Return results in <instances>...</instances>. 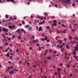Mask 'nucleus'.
Listing matches in <instances>:
<instances>
[{
    "label": "nucleus",
    "instance_id": "obj_1",
    "mask_svg": "<svg viewBox=\"0 0 78 78\" xmlns=\"http://www.w3.org/2000/svg\"><path fill=\"white\" fill-rule=\"evenodd\" d=\"M65 0H64L62 1V2H63L64 5H68L69 2H70V0H68L67 1Z\"/></svg>",
    "mask_w": 78,
    "mask_h": 78
},
{
    "label": "nucleus",
    "instance_id": "obj_2",
    "mask_svg": "<svg viewBox=\"0 0 78 78\" xmlns=\"http://www.w3.org/2000/svg\"><path fill=\"white\" fill-rule=\"evenodd\" d=\"M2 30L3 31H5V32H7L8 31V29L5 28V27H2Z\"/></svg>",
    "mask_w": 78,
    "mask_h": 78
},
{
    "label": "nucleus",
    "instance_id": "obj_3",
    "mask_svg": "<svg viewBox=\"0 0 78 78\" xmlns=\"http://www.w3.org/2000/svg\"><path fill=\"white\" fill-rule=\"evenodd\" d=\"M14 71L13 70L10 71V72H9V74L10 75H12V74H14Z\"/></svg>",
    "mask_w": 78,
    "mask_h": 78
},
{
    "label": "nucleus",
    "instance_id": "obj_4",
    "mask_svg": "<svg viewBox=\"0 0 78 78\" xmlns=\"http://www.w3.org/2000/svg\"><path fill=\"white\" fill-rule=\"evenodd\" d=\"M6 1L7 2H9L10 1L11 2H12L13 3H15L14 0H6Z\"/></svg>",
    "mask_w": 78,
    "mask_h": 78
},
{
    "label": "nucleus",
    "instance_id": "obj_5",
    "mask_svg": "<svg viewBox=\"0 0 78 78\" xmlns=\"http://www.w3.org/2000/svg\"><path fill=\"white\" fill-rule=\"evenodd\" d=\"M54 25H53L54 26H55V25H56V20H54Z\"/></svg>",
    "mask_w": 78,
    "mask_h": 78
},
{
    "label": "nucleus",
    "instance_id": "obj_6",
    "mask_svg": "<svg viewBox=\"0 0 78 78\" xmlns=\"http://www.w3.org/2000/svg\"><path fill=\"white\" fill-rule=\"evenodd\" d=\"M45 23V21L44 20H43V22H41L39 23V25H42V24H44Z\"/></svg>",
    "mask_w": 78,
    "mask_h": 78
},
{
    "label": "nucleus",
    "instance_id": "obj_7",
    "mask_svg": "<svg viewBox=\"0 0 78 78\" xmlns=\"http://www.w3.org/2000/svg\"><path fill=\"white\" fill-rule=\"evenodd\" d=\"M42 30V27H39V29L38 30V31H41Z\"/></svg>",
    "mask_w": 78,
    "mask_h": 78
},
{
    "label": "nucleus",
    "instance_id": "obj_8",
    "mask_svg": "<svg viewBox=\"0 0 78 78\" xmlns=\"http://www.w3.org/2000/svg\"><path fill=\"white\" fill-rule=\"evenodd\" d=\"M76 50H77V51H78V48L76 47H75L74 51H75Z\"/></svg>",
    "mask_w": 78,
    "mask_h": 78
},
{
    "label": "nucleus",
    "instance_id": "obj_9",
    "mask_svg": "<svg viewBox=\"0 0 78 78\" xmlns=\"http://www.w3.org/2000/svg\"><path fill=\"white\" fill-rule=\"evenodd\" d=\"M73 58H74L75 59H77V58H78V57H76L75 55H73Z\"/></svg>",
    "mask_w": 78,
    "mask_h": 78
},
{
    "label": "nucleus",
    "instance_id": "obj_10",
    "mask_svg": "<svg viewBox=\"0 0 78 78\" xmlns=\"http://www.w3.org/2000/svg\"><path fill=\"white\" fill-rule=\"evenodd\" d=\"M48 38V37H47V36H45V38L44 39V40L47 41V40Z\"/></svg>",
    "mask_w": 78,
    "mask_h": 78
},
{
    "label": "nucleus",
    "instance_id": "obj_11",
    "mask_svg": "<svg viewBox=\"0 0 78 78\" xmlns=\"http://www.w3.org/2000/svg\"><path fill=\"white\" fill-rule=\"evenodd\" d=\"M69 45H66V48L67 49H69Z\"/></svg>",
    "mask_w": 78,
    "mask_h": 78
},
{
    "label": "nucleus",
    "instance_id": "obj_12",
    "mask_svg": "<svg viewBox=\"0 0 78 78\" xmlns=\"http://www.w3.org/2000/svg\"><path fill=\"white\" fill-rule=\"evenodd\" d=\"M30 27L29 25H27L25 26V27L26 28H28Z\"/></svg>",
    "mask_w": 78,
    "mask_h": 78
},
{
    "label": "nucleus",
    "instance_id": "obj_13",
    "mask_svg": "<svg viewBox=\"0 0 78 78\" xmlns=\"http://www.w3.org/2000/svg\"><path fill=\"white\" fill-rule=\"evenodd\" d=\"M61 68H60V69H59V68H57V70L59 72L60 71V70H61Z\"/></svg>",
    "mask_w": 78,
    "mask_h": 78
},
{
    "label": "nucleus",
    "instance_id": "obj_14",
    "mask_svg": "<svg viewBox=\"0 0 78 78\" xmlns=\"http://www.w3.org/2000/svg\"><path fill=\"white\" fill-rule=\"evenodd\" d=\"M47 58H48V59H50V60H51V58H50V57H47Z\"/></svg>",
    "mask_w": 78,
    "mask_h": 78
},
{
    "label": "nucleus",
    "instance_id": "obj_15",
    "mask_svg": "<svg viewBox=\"0 0 78 78\" xmlns=\"http://www.w3.org/2000/svg\"><path fill=\"white\" fill-rule=\"evenodd\" d=\"M9 28L11 29H12V26L9 25Z\"/></svg>",
    "mask_w": 78,
    "mask_h": 78
},
{
    "label": "nucleus",
    "instance_id": "obj_16",
    "mask_svg": "<svg viewBox=\"0 0 78 78\" xmlns=\"http://www.w3.org/2000/svg\"><path fill=\"white\" fill-rule=\"evenodd\" d=\"M16 32H19L20 31V29H18L17 30H16Z\"/></svg>",
    "mask_w": 78,
    "mask_h": 78
},
{
    "label": "nucleus",
    "instance_id": "obj_17",
    "mask_svg": "<svg viewBox=\"0 0 78 78\" xmlns=\"http://www.w3.org/2000/svg\"><path fill=\"white\" fill-rule=\"evenodd\" d=\"M13 17H14L15 18H13V19H15V20H16V19H17V17L16 16H14Z\"/></svg>",
    "mask_w": 78,
    "mask_h": 78
},
{
    "label": "nucleus",
    "instance_id": "obj_18",
    "mask_svg": "<svg viewBox=\"0 0 78 78\" xmlns=\"http://www.w3.org/2000/svg\"><path fill=\"white\" fill-rule=\"evenodd\" d=\"M64 48H63L62 49H61L60 50V51H61L62 52H63V51H64Z\"/></svg>",
    "mask_w": 78,
    "mask_h": 78
},
{
    "label": "nucleus",
    "instance_id": "obj_19",
    "mask_svg": "<svg viewBox=\"0 0 78 78\" xmlns=\"http://www.w3.org/2000/svg\"><path fill=\"white\" fill-rule=\"evenodd\" d=\"M50 30H51V29H49V33H52V32H53V30H52L51 31H50Z\"/></svg>",
    "mask_w": 78,
    "mask_h": 78
},
{
    "label": "nucleus",
    "instance_id": "obj_20",
    "mask_svg": "<svg viewBox=\"0 0 78 78\" xmlns=\"http://www.w3.org/2000/svg\"><path fill=\"white\" fill-rule=\"evenodd\" d=\"M75 42H76V41H73L72 42V44H75Z\"/></svg>",
    "mask_w": 78,
    "mask_h": 78
},
{
    "label": "nucleus",
    "instance_id": "obj_21",
    "mask_svg": "<svg viewBox=\"0 0 78 78\" xmlns=\"http://www.w3.org/2000/svg\"><path fill=\"white\" fill-rule=\"evenodd\" d=\"M31 29H32V27H30L29 28H28V30H31Z\"/></svg>",
    "mask_w": 78,
    "mask_h": 78
},
{
    "label": "nucleus",
    "instance_id": "obj_22",
    "mask_svg": "<svg viewBox=\"0 0 78 78\" xmlns=\"http://www.w3.org/2000/svg\"><path fill=\"white\" fill-rule=\"evenodd\" d=\"M34 39V36H32V38H30V39Z\"/></svg>",
    "mask_w": 78,
    "mask_h": 78
},
{
    "label": "nucleus",
    "instance_id": "obj_23",
    "mask_svg": "<svg viewBox=\"0 0 78 78\" xmlns=\"http://www.w3.org/2000/svg\"><path fill=\"white\" fill-rule=\"evenodd\" d=\"M18 25L19 26H22V23H19L18 24Z\"/></svg>",
    "mask_w": 78,
    "mask_h": 78
},
{
    "label": "nucleus",
    "instance_id": "obj_24",
    "mask_svg": "<svg viewBox=\"0 0 78 78\" xmlns=\"http://www.w3.org/2000/svg\"><path fill=\"white\" fill-rule=\"evenodd\" d=\"M56 30L57 31L58 33H61V32H60V31L58 30Z\"/></svg>",
    "mask_w": 78,
    "mask_h": 78
},
{
    "label": "nucleus",
    "instance_id": "obj_25",
    "mask_svg": "<svg viewBox=\"0 0 78 78\" xmlns=\"http://www.w3.org/2000/svg\"><path fill=\"white\" fill-rule=\"evenodd\" d=\"M47 42H50V40H47Z\"/></svg>",
    "mask_w": 78,
    "mask_h": 78
},
{
    "label": "nucleus",
    "instance_id": "obj_26",
    "mask_svg": "<svg viewBox=\"0 0 78 78\" xmlns=\"http://www.w3.org/2000/svg\"><path fill=\"white\" fill-rule=\"evenodd\" d=\"M58 76H59V77L60 78V77H61V74H60V73H59V74H58Z\"/></svg>",
    "mask_w": 78,
    "mask_h": 78
},
{
    "label": "nucleus",
    "instance_id": "obj_27",
    "mask_svg": "<svg viewBox=\"0 0 78 78\" xmlns=\"http://www.w3.org/2000/svg\"><path fill=\"white\" fill-rule=\"evenodd\" d=\"M10 58L11 59H13L12 57V56H10Z\"/></svg>",
    "mask_w": 78,
    "mask_h": 78
},
{
    "label": "nucleus",
    "instance_id": "obj_28",
    "mask_svg": "<svg viewBox=\"0 0 78 78\" xmlns=\"http://www.w3.org/2000/svg\"><path fill=\"white\" fill-rule=\"evenodd\" d=\"M59 44H61L62 42H63V41H61V40H59Z\"/></svg>",
    "mask_w": 78,
    "mask_h": 78
},
{
    "label": "nucleus",
    "instance_id": "obj_29",
    "mask_svg": "<svg viewBox=\"0 0 78 78\" xmlns=\"http://www.w3.org/2000/svg\"><path fill=\"white\" fill-rule=\"evenodd\" d=\"M78 72V70H76V71H75V74H76V73Z\"/></svg>",
    "mask_w": 78,
    "mask_h": 78
},
{
    "label": "nucleus",
    "instance_id": "obj_30",
    "mask_svg": "<svg viewBox=\"0 0 78 78\" xmlns=\"http://www.w3.org/2000/svg\"><path fill=\"white\" fill-rule=\"evenodd\" d=\"M14 71H16V72H18L19 71V70L18 69H14Z\"/></svg>",
    "mask_w": 78,
    "mask_h": 78
},
{
    "label": "nucleus",
    "instance_id": "obj_31",
    "mask_svg": "<svg viewBox=\"0 0 78 78\" xmlns=\"http://www.w3.org/2000/svg\"><path fill=\"white\" fill-rule=\"evenodd\" d=\"M73 55H76V52H74L73 53Z\"/></svg>",
    "mask_w": 78,
    "mask_h": 78
},
{
    "label": "nucleus",
    "instance_id": "obj_32",
    "mask_svg": "<svg viewBox=\"0 0 78 78\" xmlns=\"http://www.w3.org/2000/svg\"><path fill=\"white\" fill-rule=\"evenodd\" d=\"M6 56H7V57H9V54L7 53L6 55Z\"/></svg>",
    "mask_w": 78,
    "mask_h": 78
},
{
    "label": "nucleus",
    "instance_id": "obj_33",
    "mask_svg": "<svg viewBox=\"0 0 78 78\" xmlns=\"http://www.w3.org/2000/svg\"><path fill=\"white\" fill-rule=\"evenodd\" d=\"M49 51L51 53V49H49Z\"/></svg>",
    "mask_w": 78,
    "mask_h": 78
},
{
    "label": "nucleus",
    "instance_id": "obj_34",
    "mask_svg": "<svg viewBox=\"0 0 78 78\" xmlns=\"http://www.w3.org/2000/svg\"><path fill=\"white\" fill-rule=\"evenodd\" d=\"M5 45H8V43H5Z\"/></svg>",
    "mask_w": 78,
    "mask_h": 78
},
{
    "label": "nucleus",
    "instance_id": "obj_35",
    "mask_svg": "<svg viewBox=\"0 0 78 78\" xmlns=\"http://www.w3.org/2000/svg\"><path fill=\"white\" fill-rule=\"evenodd\" d=\"M19 37L18 38V39H21V37L20 36H18Z\"/></svg>",
    "mask_w": 78,
    "mask_h": 78
},
{
    "label": "nucleus",
    "instance_id": "obj_36",
    "mask_svg": "<svg viewBox=\"0 0 78 78\" xmlns=\"http://www.w3.org/2000/svg\"><path fill=\"white\" fill-rule=\"evenodd\" d=\"M33 42H34L35 43H36V41L34 40H33Z\"/></svg>",
    "mask_w": 78,
    "mask_h": 78
},
{
    "label": "nucleus",
    "instance_id": "obj_37",
    "mask_svg": "<svg viewBox=\"0 0 78 78\" xmlns=\"http://www.w3.org/2000/svg\"><path fill=\"white\" fill-rule=\"evenodd\" d=\"M5 18H8V16H7V15H6L5 16Z\"/></svg>",
    "mask_w": 78,
    "mask_h": 78
},
{
    "label": "nucleus",
    "instance_id": "obj_38",
    "mask_svg": "<svg viewBox=\"0 0 78 78\" xmlns=\"http://www.w3.org/2000/svg\"><path fill=\"white\" fill-rule=\"evenodd\" d=\"M59 65L60 66H62V63H61Z\"/></svg>",
    "mask_w": 78,
    "mask_h": 78
},
{
    "label": "nucleus",
    "instance_id": "obj_39",
    "mask_svg": "<svg viewBox=\"0 0 78 78\" xmlns=\"http://www.w3.org/2000/svg\"><path fill=\"white\" fill-rule=\"evenodd\" d=\"M10 70V67H8V69H7V70Z\"/></svg>",
    "mask_w": 78,
    "mask_h": 78
},
{
    "label": "nucleus",
    "instance_id": "obj_40",
    "mask_svg": "<svg viewBox=\"0 0 78 78\" xmlns=\"http://www.w3.org/2000/svg\"><path fill=\"white\" fill-rule=\"evenodd\" d=\"M35 41L36 42H39V41L37 39H36Z\"/></svg>",
    "mask_w": 78,
    "mask_h": 78
},
{
    "label": "nucleus",
    "instance_id": "obj_41",
    "mask_svg": "<svg viewBox=\"0 0 78 78\" xmlns=\"http://www.w3.org/2000/svg\"><path fill=\"white\" fill-rule=\"evenodd\" d=\"M23 24H25V21H23L22 22Z\"/></svg>",
    "mask_w": 78,
    "mask_h": 78
},
{
    "label": "nucleus",
    "instance_id": "obj_42",
    "mask_svg": "<svg viewBox=\"0 0 78 78\" xmlns=\"http://www.w3.org/2000/svg\"><path fill=\"white\" fill-rule=\"evenodd\" d=\"M73 38L74 39H75V40H76V39H77V37H75V38L73 37Z\"/></svg>",
    "mask_w": 78,
    "mask_h": 78
},
{
    "label": "nucleus",
    "instance_id": "obj_43",
    "mask_svg": "<svg viewBox=\"0 0 78 78\" xmlns=\"http://www.w3.org/2000/svg\"><path fill=\"white\" fill-rule=\"evenodd\" d=\"M72 76V73H70L69 75V76L70 77L71 76Z\"/></svg>",
    "mask_w": 78,
    "mask_h": 78
},
{
    "label": "nucleus",
    "instance_id": "obj_44",
    "mask_svg": "<svg viewBox=\"0 0 78 78\" xmlns=\"http://www.w3.org/2000/svg\"><path fill=\"white\" fill-rule=\"evenodd\" d=\"M2 35L3 37H5V34H3Z\"/></svg>",
    "mask_w": 78,
    "mask_h": 78
},
{
    "label": "nucleus",
    "instance_id": "obj_45",
    "mask_svg": "<svg viewBox=\"0 0 78 78\" xmlns=\"http://www.w3.org/2000/svg\"><path fill=\"white\" fill-rule=\"evenodd\" d=\"M9 46H10V47H12V46L13 45H12V44H9Z\"/></svg>",
    "mask_w": 78,
    "mask_h": 78
},
{
    "label": "nucleus",
    "instance_id": "obj_46",
    "mask_svg": "<svg viewBox=\"0 0 78 78\" xmlns=\"http://www.w3.org/2000/svg\"><path fill=\"white\" fill-rule=\"evenodd\" d=\"M47 76H43H43H41V77H43V78H46V77Z\"/></svg>",
    "mask_w": 78,
    "mask_h": 78
},
{
    "label": "nucleus",
    "instance_id": "obj_47",
    "mask_svg": "<svg viewBox=\"0 0 78 78\" xmlns=\"http://www.w3.org/2000/svg\"><path fill=\"white\" fill-rule=\"evenodd\" d=\"M55 7L56 8H57V7H58V5H57L55 4Z\"/></svg>",
    "mask_w": 78,
    "mask_h": 78
},
{
    "label": "nucleus",
    "instance_id": "obj_48",
    "mask_svg": "<svg viewBox=\"0 0 78 78\" xmlns=\"http://www.w3.org/2000/svg\"><path fill=\"white\" fill-rule=\"evenodd\" d=\"M62 26L63 27H66V26H65V25H64V24H62Z\"/></svg>",
    "mask_w": 78,
    "mask_h": 78
},
{
    "label": "nucleus",
    "instance_id": "obj_49",
    "mask_svg": "<svg viewBox=\"0 0 78 78\" xmlns=\"http://www.w3.org/2000/svg\"><path fill=\"white\" fill-rule=\"evenodd\" d=\"M41 47H39V51H41Z\"/></svg>",
    "mask_w": 78,
    "mask_h": 78
},
{
    "label": "nucleus",
    "instance_id": "obj_50",
    "mask_svg": "<svg viewBox=\"0 0 78 78\" xmlns=\"http://www.w3.org/2000/svg\"><path fill=\"white\" fill-rule=\"evenodd\" d=\"M36 30H38V27H37V26L36 27Z\"/></svg>",
    "mask_w": 78,
    "mask_h": 78
},
{
    "label": "nucleus",
    "instance_id": "obj_51",
    "mask_svg": "<svg viewBox=\"0 0 78 78\" xmlns=\"http://www.w3.org/2000/svg\"><path fill=\"white\" fill-rule=\"evenodd\" d=\"M12 38H15V35H13L12 36Z\"/></svg>",
    "mask_w": 78,
    "mask_h": 78
},
{
    "label": "nucleus",
    "instance_id": "obj_52",
    "mask_svg": "<svg viewBox=\"0 0 78 78\" xmlns=\"http://www.w3.org/2000/svg\"><path fill=\"white\" fill-rule=\"evenodd\" d=\"M39 43H37V44L36 45L37 47H39Z\"/></svg>",
    "mask_w": 78,
    "mask_h": 78
},
{
    "label": "nucleus",
    "instance_id": "obj_53",
    "mask_svg": "<svg viewBox=\"0 0 78 78\" xmlns=\"http://www.w3.org/2000/svg\"><path fill=\"white\" fill-rule=\"evenodd\" d=\"M65 44V43H63L62 44V46H64V45Z\"/></svg>",
    "mask_w": 78,
    "mask_h": 78
},
{
    "label": "nucleus",
    "instance_id": "obj_54",
    "mask_svg": "<svg viewBox=\"0 0 78 78\" xmlns=\"http://www.w3.org/2000/svg\"><path fill=\"white\" fill-rule=\"evenodd\" d=\"M8 63L9 64H11V62L9 61V62H8Z\"/></svg>",
    "mask_w": 78,
    "mask_h": 78
},
{
    "label": "nucleus",
    "instance_id": "obj_55",
    "mask_svg": "<svg viewBox=\"0 0 78 78\" xmlns=\"http://www.w3.org/2000/svg\"><path fill=\"white\" fill-rule=\"evenodd\" d=\"M12 27L13 28H15V25H13L12 26Z\"/></svg>",
    "mask_w": 78,
    "mask_h": 78
},
{
    "label": "nucleus",
    "instance_id": "obj_56",
    "mask_svg": "<svg viewBox=\"0 0 78 78\" xmlns=\"http://www.w3.org/2000/svg\"><path fill=\"white\" fill-rule=\"evenodd\" d=\"M57 47H58V48H59V45H58V44L57 45Z\"/></svg>",
    "mask_w": 78,
    "mask_h": 78
},
{
    "label": "nucleus",
    "instance_id": "obj_57",
    "mask_svg": "<svg viewBox=\"0 0 78 78\" xmlns=\"http://www.w3.org/2000/svg\"><path fill=\"white\" fill-rule=\"evenodd\" d=\"M46 28H50V27H49V26H48V27L47 26V27H46Z\"/></svg>",
    "mask_w": 78,
    "mask_h": 78
},
{
    "label": "nucleus",
    "instance_id": "obj_58",
    "mask_svg": "<svg viewBox=\"0 0 78 78\" xmlns=\"http://www.w3.org/2000/svg\"><path fill=\"white\" fill-rule=\"evenodd\" d=\"M21 31H22V32H23L24 31V30H23V29H21Z\"/></svg>",
    "mask_w": 78,
    "mask_h": 78
},
{
    "label": "nucleus",
    "instance_id": "obj_59",
    "mask_svg": "<svg viewBox=\"0 0 78 78\" xmlns=\"http://www.w3.org/2000/svg\"><path fill=\"white\" fill-rule=\"evenodd\" d=\"M67 56L66 55V54H65V58H67L66 57Z\"/></svg>",
    "mask_w": 78,
    "mask_h": 78
},
{
    "label": "nucleus",
    "instance_id": "obj_60",
    "mask_svg": "<svg viewBox=\"0 0 78 78\" xmlns=\"http://www.w3.org/2000/svg\"><path fill=\"white\" fill-rule=\"evenodd\" d=\"M66 66H67L68 67H70V66L69 65H66Z\"/></svg>",
    "mask_w": 78,
    "mask_h": 78
},
{
    "label": "nucleus",
    "instance_id": "obj_61",
    "mask_svg": "<svg viewBox=\"0 0 78 78\" xmlns=\"http://www.w3.org/2000/svg\"><path fill=\"white\" fill-rule=\"evenodd\" d=\"M75 4H74V3H73V4H72V6H75Z\"/></svg>",
    "mask_w": 78,
    "mask_h": 78
},
{
    "label": "nucleus",
    "instance_id": "obj_62",
    "mask_svg": "<svg viewBox=\"0 0 78 78\" xmlns=\"http://www.w3.org/2000/svg\"><path fill=\"white\" fill-rule=\"evenodd\" d=\"M76 60L77 61V64H78V59H76Z\"/></svg>",
    "mask_w": 78,
    "mask_h": 78
},
{
    "label": "nucleus",
    "instance_id": "obj_63",
    "mask_svg": "<svg viewBox=\"0 0 78 78\" xmlns=\"http://www.w3.org/2000/svg\"><path fill=\"white\" fill-rule=\"evenodd\" d=\"M70 28H72V26H71V24H70Z\"/></svg>",
    "mask_w": 78,
    "mask_h": 78
},
{
    "label": "nucleus",
    "instance_id": "obj_64",
    "mask_svg": "<svg viewBox=\"0 0 78 78\" xmlns=\"http://www.w3.org/2000/svg\"><path fill=\"white\" fill-rule=\"evenodd\" d=\"M16 52H19V51L17 49L16 50Z\"/></svg>",
    "mask_w": 78,
    "mask_h": 78
}]
</instances>
